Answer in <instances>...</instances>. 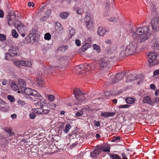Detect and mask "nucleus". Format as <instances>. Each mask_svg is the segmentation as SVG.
<instances>
[{
  "label": "nucleus",
  "instance_id": "18",
  "mask_svg": "<svg viewBox=\"0 0 159 159\" xmlns=\"http://www.w3.org/2000/svg\"><path fill=\"white\" fill-rule=\"evenodd\" d=\"M0 110L2 111H6L7 108L6 106V104L5 102L2 100H0Z\"/></svg>",
  "mask_w": 159,
  "mask_h": 159
},
{
  "label": "nucleus",
  "instance_id": "43",
  "mask_svg": "<svg viewBox=\"0 0 159 159\" xmlns=\"http://www.w3.org/2000/svg\"><path fill=\"white\" fill-rule=\"evenodd\" d=\"M130 106V105L128 104H125L123 105H120L119 106V108H128Z\"/></svg>",
  "mask_w": 159,
  "mask_h": 159
},
{
  "label": "nucleus",
  "instance_id": "5",
  "mask_svg": "<svg viewBox=\"0 0 159 159\" xmlns=\"http://www.w3.org/2000/svg\"><path fill=\"white\" fill-rule=\"evenodd\" d=\"M151 25L153 30L156 31L159 30V18L154 17L152 20Z\"/></svg>",
  "mask_w": 159,
  "mask_h": 159
},
{
  "label": "nucleus",
  "instance_id": "62",
  "mask_svg": "<svg viewBox=\"0 0 159 159\" xmlns=\"http://www.w3.org/2000/svg\"><path fill=\"white\" fill-rule=\"evenodd\" d=\"M150 88L152 89H154L156 88V86L155 85L153 84H151L150 85Z\"/></svg>",
  "mask_w": 159,
  "mask_h": 159
},
{
  "label": "nucleus",
  "instance_id": "14",
  "mask_svg": "<svg viewBox=\"0 0 159 159\" xmlns=\"http://www.w3.org/2000/svg\"><path fill=\"white\" fill-rule=\"evenodd\" d=\"M10 53L11 54L12 57L18 56V49L16 48L11 47V49L9 50Z\"/></svg>",
  "mask_w": 159,
  "mask_h": 159
},
{
  "label": "nucleus",
  "instance_id": "41",
  "mask_svg": "<svg viewBox=\"0 0 159 159\" xmlns=\"http://www.w3.org/2000/svg\"><path fill=\"white\" fill-rule=\"evenodd\" d=\"M76 12L78 14L81 15L84 13V11L82 8H78Z\"/></svg>",
  "mask_w": 159,
  "mask_h": 159
},
{
  "label": "nucleus",
  "instance_id": "34",
  "mask_svg": "<svg viewBox=\"0 0 159 159\" xmlns=\"http://www.w3.org/2000/svg\"><path fill=\"white\" fill-rule=\"evenodd\" d=\"M12 34L13 37L14 38H17L18 36V34L15 30H12Z\"/></svg>",
  "mask_w": 159,
  "mask_h": 159
},
{
  "label": "nucleus",
  "instance_id": "6",
  "mask_svg": "<svg viewBox=\"0 0 159 159\" xmlns=\"http://www.w3.org/2000/svg\"><path fill=\"white\" fill-rule=\"evenodd\" d=\"M14 65L19 67L20 65L30 67L32 66L31 63L30 61H16L14 62Z\"/></svg>",
  "mask_w": 159,
  "mask_h": 159
},
{
  "label": "nucleus",
  "instance_id": "13",
  "mask_svg": "<svg viewBox=\"0 0 159 159\" xmlns=\"http://www.w3.org/2000/svg\"><path fill=\"white\" fill-rule=\"evenodd\" d=\"M108 63V61L104 59H101L99 61V66L103 68L107 67Z\"/></svg>",
  "mask_w": 159,
  "mask_h": 159
},
{
  "label": "nucleus",
  "instance_id": "42",
  "mask_svg": "<svg viewBox=\"0 0 159 159\" xmlns=\"http://www.w3.org/2000/svg\"><path fill=\"white\" fill-rule=\"evenodd\" d=\"M51 13V11L50 10H48L47 11L45 12V16L44 17V18H45L46 19H47L48 18V17L49 16Z\"/></svg>",
  "mask_w": 159,
  "mask_h": 159
},
{
  "label": "nucleus",
  "instance_id": "61",
  "mask_svg": "<svg viewBox=\"0 0 159 159\" xmlns=\"http://www.w3.org/2000/svg\"><path fill=\"white\" fill-rule=\"evenodd\" d=\"M95 125L97 127H99L100 126V123L99 121H95Z\"/></svg>",
  "mask_w": 159,
  "mask_h": 159
},
{
  "label": "nucleus",
  "instance_id": "8",
  "mask_svg": "<svg viewBox=\"0 0 159 159\" xmlns=\"http://www.w3.org/2000/svg\"><path fill=\"white\" fill-rule=\"evenodd\" d=\"M55 29L57 33L59 34L62 33L64 28L61 24L58 22H57L55 24Z\"/></svg>",
  "mask_w": 159,
  "mask_h": 159
},
{
  "label": "nucleus",
  "instance_id": "45",
  "mask_svg": "<svg viewBox=\"0 0 159 159\" xmlns=\"http://www.w3.org/2000/svg\"><path fill=\"white\" fill-rule=\"evenodd\" d=\"M118 18L113 17H111L108 20L110 22H115L117 21Z\"/></svg>",
  "mask_w": 159,
  "mask_h": 159
},
{
  "label": "nucleus",
  "instance_id": "28",
  "mask_svg": "<svg viewBox=\"0 0 159 159\" xmlns=\"http://www.w3.org/2000/svg\"><path fill=\"white\" fill-rule=\"evenodd\" d=\"M85 23L88 29L89 30L92 29L93 28V25L92 21L89 22L88 23Z\"/></svg>",
  "mask_w": 159,
  "mask_h": 159
},
{
  "label": "nucleus",
  "instance_id": "29",
  "mask_svg": "<svg viewBox=\"0 0 159 159\" xmlns=\"http://www.w3.org/2000/svg\"><path fill=\"white\" fill-rule=\"evenodd\" d=\"M50 112L49 110L43 109L40 108V114H47Z\"/></svg>",
  "mask_w": 159,
  "mask_h": 159
},
{
  "label": "nucleus",
  "instance_id": "25",
  "mask_svg": "<svg viewBox=\"0 0 159 159\" xmlns=\"http://www.w3.org/2000/svg\"><path fill=\"white\" fill-rule=\"evenodd\" d=\"M17 28L18 31L19 32L21 31L22 30H23L24 28V25L22 23H20V24H18L17 25Z\"/></svg>",
  "mask_w": 159,
  "mask_h": 159
},
{
  "label": "nucleus",
  "instance_id": "7",
  "mask_svg": "<svg viewBox=\"0 0 159 159\" xmlns=\"http://www.w3.org/2000/svg\"><path fill=\"white\" fill-rule=\"evenodd\" d=\"M20 93H25L27 95H35L37 94V92L35 90L29 88H25L24 90Z\"/></svg>",
  "mask_w": 159,
  "mask_h": 159
},
{
  "label": "nucleus",
  "instance_id": "15",
  "mask_svg": "<svg viewBox=\"0 0 159 159\" xmlns=\"http://www.w3.org/2000/svg\"><path fill=\"white\" fill-rule=\"evenodd\" d=\"M8 24L9 26H11L14 24V21L16 19V15L10 16H8Z\"/></svg>",
  "mask_w": 159,
  "mask_h": 159
},
{
  "label": "nucleus",
  "instance_id": "53",
  "mask_svg": "<svg viewBox=\"0 0 159 159\" xmlns=\"http://www.w3.org/2000/svg\"><path fill=\"white\" fill-rule=\"evenodd\" d=\"M75 43L77 46H80L81 45L80 41L79 39H76L75 40Z\"/></svg>",
  "mask_w": 159,
  "mask_h": 159
},
{
  "label": "nucleus",
  "instance_id": "58",
  "mask_svg": "<svg viewBox=\"0 0 159 159\" xmlns=\"http://www.w3.org/2000/svg\"><path fill=\"white\" fill-rule=\"evenodd\" d=\"M105 95L106 96L109 97L111 95V93L110 92L108 91H106L104 93Z\"/></svg>",
  "mask_w": 159,
  "mask_h": 159
},
{
  "label": "nucleus",
  "instance_id": "63",
  "mask_svg": "<svg viewBox=\"0 0 159 159\" xmlns=\"http://www.w3.org/2000/svg\"><path fill=\"white\" fill-rule=\"evenodd\" d=\"M11 117L13 119H15L16 118V115L15 114H12L11 116Z\"/></svg>",
  "mask_w": 159,
  "mask_h": 159
},
{
  "label": "nucleus",
  "instance_id": "52",
  "mask_svg": "<svg viewBox=\"0 0 159 159\" xmlns=\"http://www.w3.org/2000/svg\"><path fill=\"white\" fill-rule=\"evenodd\" d=\"M35 116L36 115L34 113H31L29 115L30 118L32 119H34Z\"/></svg>",
  "mask_w": 159,
  "mask_h": 159
},
{
  "label": "nucleus",
  "instance_id": "56",
  "mask_svg": "<svg viewBox=\"0 0 159 159\" xmlns=\"http://www.w3.org/2000/svg\"><path fill=\"white\" fill-rule=\"evenodd\" d=\"M111 48L110 47L107 48V49L105 51V53L106 54H108L111 53Z\"/></svg>",
  "mask_w": 159,
  "mask_h": 159
},
{
  "label": "nucleus",
  "instance_id": "46",
  "mask_svg": "<svg viewBox=\"0 0 159 159\" xmlns=\"http://www.w3.org/2000/svg\"><path fill=\"white\" fill-rule=\"evenodd\" d=\"M2 84L3 85H6L8 83L7 81L5 79H3L1 80Z\"/></svg>",
  "mask_w": 159,
  "mask_h": 159
},
{
  "label": "nucleus",
  "instance_id": "31",
  "mask_svg": "<svg viewBox=\"0 0 159 159\" xmlns=\"http://www.w3.org/2000/svg\"><path fill=\"white\" fill-rule=\"evenodd\" d=\"M44 38L45 39L49 40L51 39V35L49 33L45 34L44 35Z\"/></svg>",
  "mask_w": 159,
  "mask_h": 159
},
{
  "label": "nucleus",
  "instance_id": "9",
  "mask_svg": "<svg viewBox=\"0 0 159 159\" xmlns=\"http://www.w3.org/2000/svg\"><path fill=\"white\" fill-rule=\"evenodd\" d=\"M18 85L19 86V91L18 93H20L23 90L26 88V82L23 79H20L18 80Z\"/></svg>",
  "mask_w": 159,
  "mask_h": 159
},
{
  "label": "nucleus",
  "instance_id": "24",
  "mask_svg": "<svg viewBox=\"0 0 159 159\" xmlns=\"http://www.w3.org/2000/svg\"><path fill=\"white\" fill-rule=\"evenodd\" d=\"M84 64L77 66L75 67V69L78 70L79 72L81 71V70H84Z\"/></svg>",
  "mask_w": 159,
  "mask_h": 159
},
{
  "label": "nucleus",
  "instance_id": "19",
  "mask_svg": "<svg viewBox=\"0 0 159 159\" xmlns=\"http://www.w3.org/2000/svg\"><path fill=\"white\" fill-rule=\"evenodd\" d=\"M47 101L43 98V97L40 95V108H42L46 104Z\"/></svg>",
  "mask_w": 159,
  "mask_h": 159
},
{
  "label": "nucleus",
  "instance_id": "55",
  "mask_svg": "<svg viewBox=\"0 0 159 159\" xmlns=\"http://www.w3.org/2000/svg\"><path fill=\"white\" fill-rule=\"evenodd\" d=\"M102 150L104 152H110V148L108 147L104 148Z\"/></svg>",
  "mask_w": 159,
  "mask_h": 159
},
{
  "label": "nucleus",
  "instance_id": "60",
  "mask_svg": "<svg viewBox=\"0 0 159 159\" xmlns=\"http://www.w3.org/2000/svg\"><path fill=\"white\" fill-rule=\"evenodd\" d=\"M154 75H157L159 74V69L156 70L154 72Z\"/></svg>",
  "mask_w": 159,
  "mask_h": 159
},
{
  "label": "nucleus",
  "instance_id": "30",
  "mask_svg": "<svg viewBox=\"0 0 159 159\" xmlns=\"http://www.w3.org/2000/svg\"><path fill=\"white\" fill-rule=\"evenodd\" d=\"M92 47L93 49L97 50L98 52H100V48L99 46L97 45L96 44H93L92 45Z\"/></svg>",
  "mask_w": 159,
  "mask_h": 159
},
{
  "label": "nucleus",
  "instance_id": "26",
  "mask_svg": "<svg viewBox=\"0 0 159 159\" xmlns=\"http://www.w3.org/2000/svg\"><path fill=\"white\" fill-rule=\"evenodd\" d=\"M126 102L128 104H133L134 102V99L132 98H126L125 100Z\"/></svg>",
  "mask_w": 159,
  "mask_h": 159
},
{
  "label": "nucleus",
  "instance_id": "48",
  "mask_svg": "<svg viewBox=\"0 0 159 159\" xmlns=\"http://www.w3.org/2000/svg\"><path fill=\"white\" fill-rule=\"evenodd\" d=\"M55 97L54 96L52 95H49L48 97V100L50 101H53L54 100Z\"/></svg>",
  "mask_w": 159,
  "mask_h": 159
},
{
  "label": "nucleus",
  "instance_id": "22",
  "mask_svg": "<svg viewBox=\"0 0 159 159\" xmlns=\"http://www.w3.org/2000/svg\"><path fill=\"white\" fill-rule=\"evenodd\" d=\"M95 65L94 64H88V63H84V69H85L86 71H89L90 70L91 66H93L94 67Z\"/></svg>",
  "mask_w": 159,
  "mask_h": 159
},
{
  "label": "nucleus",
  "instance_id": "32",
  "mask_svg": "<svg viewBox=\"0 0 159 159\" xmlns=\"http://www.w3.org/2000/svg\"><path fill=\"white\" fill-rule=\"evenodd\" d=\"M11 87L12 89L15 90L16 91L19 89V88H18L17 85L15 83H13L11 84Z\"/></svg>",
  "mask_w": 159,
  "mask_h": 159
},
{
  "label": "nucleus",
  "instance_id": "21",
  "mask_svg": "<svg viewBox=\"0 0 159 159\" xmlns=\"http://www.w3.org/2000/svg\"><path fill=\"white\" fill-rule=\"evenodd\" d=\"M56 104L54 103H49L47 104V108L49 109V110H54L56 108Z\"/></svg>",
  "mask_w": 159,
  "mask_h": 159
},
{
  "label": "nucleus",
  "instance_id": "1",
  "mask_svg": "<svg viewBox=\"0 0 159 159\" xmlns=\"http://www.w3.org/2000/svg\"><path fill=\"white\" fill-rule=\"evenodd\" d=\"M149 30V27L147 26L138 28L132 34L134 41L130 43L126 48L123 49L120 55L122 57H127L134 54L135 51L139 41L140 40L141 42H143L150 37L151 34Z\"/></svg>",
  "mask_w": 159,
  "mask_h": 159
},
{
  "label": "nucleus",
  "instance_id": "17",
  "mask_svg": "<svg viewBox=\"0 0 159 159\" xmlns=\"http://www.w3.org/2000/svg\"><path fill=\"white\" fill-rule=\"evenodd\" d=\"M107 31V30L103 27H99L98 31V34L101 36H103Z\"/></svg>",
  "mask_w": 159,
  "mask_h": 159
},
{
  "label": "nucleus",
  "instance_id": "23",
  "mask_svg": "<svg viewBox=\"0 0 159 159\" xmlns=\"http://www.w3.org/2000/svg\"><path fill=\"white\" fill-rule=\"evenodd\" d=\"M68 13L66 12H62L60 14V17L62 19H66L68 16Z\"/></svg>",
  "mask_w": 159,
  "mask_h": 159
},
{
  "label": "nucleus",
  "instance_id": "37",
  "mask_svg": "<svg viewBox=\"0 0 159 159\" xmlns=\"http://www.w3.org/2000/svg\"><path fill=\"white\" fill-rule=\"evenodd\" d=\"M121 140V137L120 136H117L114 137L113 138V141L116 142H120Z\"/></svg>",
  "mask_w": 159,
  "mask_h": 159
},
{
  "label": "nucleus",
  "instance_id": "57",
  "mask_svg": "<svg viewBox=\"0 0 159 159\" xmlns=\"http://www.w3.org/2000/svg\"><path fill=\"white\" fill-rule=\"evenodd\" d=\"M4 13L3 11L1 10H0V17L2 18L4 17Z\"/></svg>",
  "mask_w": 159,
  "mask_h": 159
},
{
  "label": "nucleus",
  "instance_id": "59",
  "mask_svg": "<svg viewBox=\"0 0 159 159\" xmlns=\"http://www.w3.org/2000/svg\"><path fill=\"white\" fill-rule=\"evenodd\" d=\"M15 15L16 14L14 11H10L9 12V16H10Z\"/></svg>",
  "mask_w": 159,
  "mask_h": 159
},
{
  "label": "nucleus",
  "instance_id": "64",
  "mask_svg": "<svg viewBox=\"0 0 159 159\" xmlns=\"http://www.w3.org/2000/svg\"><path fill=\"white\" fill-rule=\"evenodd\" d=\"M155 95L156 96H158L159 95V90H157L155 93Z\"/></svg>",
  "mask_w": 159,
  "mask_h": 159
},
{
  "label": "nucleus",
  "instance_id": "10",
  "mask_svg": "<svg viewBox=\"0 0 159 159\" xmlns=\"http://www.w3.org/2000/svg\"><path fill=\"white\" fill-rule=\"evenodd\" d=\"M141 77V75H136V76L133 77L132 75L129 74L127 76L126 82H129L133 81L134 80H136L139 79Z\"/></svg>",
  "mask_w": 159,
  "mask_h": 159
},
{
  "label": "nucleus",
  "instance_id": "11",
  "mask_svg": "<svg viewBox=\"0 0 159 159\" xmlns=\"http://www.w3.org/2000/svg\"><path fill=\"white\" fill-rule=\"evenodd\" d=\"M125 76L124 72H122L121 73H119L116 74V76L115 77V80L113 81V83H116L119 81L121 80Z\"/></svg>",
  "mask_w": 159,
  "mask_h": 159
},
{
  "label": "nucleus",
  "instance_id": "36",
  "mask_svg": "<svg viewBox=\"0 0 159 159\" xmlns=\"http://www.w3.org/2000/svg\"><path fill=\"white\" fill-rule=\"evenodd\" d=\"M68 48L67 46H62L61 47L59 48V50H61L62 52H64Z\"/></svg>",
  "mask_w": 159,
  "mask_h": 159
},
{
  "label": "nucleus",
  "instance_id": "49",
  "mask_svg": "<svg viewBox=\"0 0 159 159\" xmlns=\"http://www.w3.org/2000/svg\"><path fill=\"white\" fill-rule=\"evenodd\" d=\"M121 155L122 157V159H128L125 153H122L121 154Z\"/></svg>",
  "mask_w": 159,
  "mask_h": 159
},
{
  "label": "nucleus",
  "instance_id": "38",
  "mask_svg": "<svg viewBox=\"0 0 159 159\" xmlns=\"http://www.w3.org/2000/svg\"><path fill=\"white\" fill-rule=\"evenodd\" d=\"M11 56V54L9 53H6L5 56V58L7 60H10L11 59V57H12Z\"/></svg>",
  "mask_w": 159,
  "mask_h": 159
},
{
  "label": "nucleus",
  "instance_id": "16",
  "mask_svg": "<svg viewBox=\"0 0 159 159\" xmlns=\"http://www.w3.org/2000/svg\"><path fill=\"white\" fill-rule=\"evenodd\" d=\"M115 113L113 112H102L101 116L102 117H107L110 116H113L115 115Z\"/></svg>",
  "mask_w": 159,
  "mask_h": 159
},
{
  "label": "nucleus",
  "instance_id": "51",
  "mask_svg": "<svg viewBox=\"0 0 159 159\" xmlns=\"http://www.w3.org/2000/svg\"><path fill=\"white\" fill-rule=\"evenodd\" d=\"M40 87H43L44 85V80L43 78H40Z\"/></svg>",
  "mask_w": 159,
  "mask_h": 159
},
{
  "label": "nucleus",
  "instance_id": "50",
  "mask_svg": "<svg viewBox=\"0 0 159 159\" xmlns=\"http://www.w3.org/2000/svg\"><path fill=\"white\" fill-rule=\"evenodd\" d=\"M75 31L73 29H71L69 31V33L71 36L74 35L75 34Z\"/></svg>",
  "mask_w": 159,
  "mask_h": 159
},
{
  "label": "nucleus",
  "instance_id": "12",
  "mask_svg": "<svg viewBox=\"0 0 159 159\" xmlns=\"http://www.w3.org/2000/svg\"><path fill=\"white\" fill-rule=\"evenodd\" d=\"M143 102L144 103H147L151 106H153V101L151 100L150 97L148 96H145L143 98Z\"/></svg>",
  "mask_w": 159,
  "mask_h": 159
},
{
  "label": "nucleus",
  "instance_id": "40",
  "mask_svg": "<svg viewBox=\"0 0 159 159\" xmlns=\"http://www.w3.org/2000/svg\"><path fill=\"white\" fill-rule=\"evenodd\" d=\"M101 149L100 148H98L95 150H94L93 152L96 155H98L100 152H101Z\"/></svg>",
  "mask_w": 159,
  "mask_h": 159
},
{
  "label": "nucleus",
  "instance_id": "39",
  "mask_svg": "<svg viewBox=\"0 0 159 159\" xmlns=\"http://www.w3.org/2000/svg\"><path fill=\"white\" fill-rule=\"evenodd\" d=\"M84 21L85 23H88L89 22L92 21L90 17L89 16H86L84 19Z\"/></svg>",
  "mask_w": 159,
  "mask_h": 159
},
{
  "label": "nucleus",
  "instance_id": "20",
  "mask_svg": "<svg viewBox=\"0 0 159 159\" xmlns=\"http://www.w3.org/2000/svg\"><path fill=\"white\" fill-rule=\"evenodd\" d=\"M109 156L111 159H122L119 155L116 154H110Z\"/></svg>",
  "mask_w": 159,
  "mask_h": 159
},
{
  "label": "nucleus",
  "instance_id": "33",
  "mask_svg": "<svg viewBox=\"0 0 159 159\" xmlns=\"http://www.w3.org/2000/svg\"><path fill=\"white\" fill-rule=\"evenodd\" d=\"M7 98L9 101L12 102H13L15 101V98L13 96L9 95L7 96Z\"/></svg>",
  "mask_w": 159,
  "mask_h": 159
},
{
  "label": "nucleus",
  "instance_id": "44",
  "mask_svg": "<svg viewBox=\"0 0 159 159\" xmlns=\"http://www.w3.org/2000/svg\"><path fill=\"white\" fill-rule=\"evenodd\" d=\"M83 114V111L82 110H80L77 111L76 113V115L77 116H80Z\"/></svg>",
  "mask_w": 159,
  "mask_h": 159
},
{
  "label": "nucleus",
  "instance_id": "35",
  "mask_svg": "<svg viewBox=\"0 0 159 159\" xmlns=\"http://www.w3.org/2000/svg\"><path fill=\"white\" fill-rule=\"evenodd\" d=\"M6 39V35L3 34H0V40L1 41H4Z\"/></svg>",
  "mask_w": 159,
  "mask_h": 159
},
{
  "label": "nucleus",
  "instance_id": "27",
  "mask_svg": "<svg viewBox=\"0 0 159 159\" xmlns=\"http://www.w3.org/2000/svg\"><path fill=\"white\" fill-rule=\"evenodd\" d=\"M71 128V126L70 124H66L65 127L64 132L66 133H67Z\"/></svg>",
  "mask_w": 159,
  "mask_h": 159
},
{
  "label": "nucleus",
  "instance_id": "54",
  "mask_svg": "<svg viewBox=\"0 0 159 159\" xmlns=\"http://www.w3.org/2000/svg\"><path fill=\"white\" fill-rule=\"evenodd\" d=\"M28 6L29 7L31 6L32 7H33L34 6V4L33 2L29 1L28 2Z\"/></svg>",
  "mask_w": 159,
  "mask_h": 159
},
{
  "label": "nucleus",
  "instance_id": "4",
  "mask_svg": "<svg viewBox=\"0 0 159 159\" xmlns=\"http://www.w3.org/2000/svg\"><path fill=\"white\" fill-rule=\"evenodd\" d=\"M148 63L150 66L155 65L157 63L156 59L157 56L155 52H151L148 56Z\"/></svg>",
  "mask_w": 159,
  "mask_h": 159
},
{
  "label": "nucleus",
  "instance_id": "2",
  "mask_svg": "<svg viewBox=\"0 0 159 159\" xmlns=\"http://www.w3.org/2000/svg\"><path fill=\"white\" fill-rule=\"evenodd\" d=\"M38 32L35 30H31L28 35L26 37L24 41L25 43H34L38 39Z\"/></svg>",
  "mask_w": 159,
  "mask_h": 159
},
{
  "label": "nucleus",
  "instance_id": "3",
  "mask_svg": "<svg viewBox=\"0 0 159 159\" xmlns=\"http://www.w3.org/2000/svg\"><path fill=\"white\" fill-rule=\"evenodd\" d=\"M74 94L76 99L79 102L85 101L87 97V94L86 93H82L80 89L77 88L74 89Z\"/></svg>",
  "mask_w": 159,
  "mask_h": 159
},
{
  "label": "nucleus",
  "instance_id": "47",
  "mask_svg": "<svg viewBox=\"0 0 159 159\" xmlns=\"http://www.w3.org/2000/svg\"><path fill=\"white\" fill-rule=\"evenodd\" d=\"M153 105L155 103L159 102V98L157 97H155L154 98V101H153Z\"/></svg>",
  "mask_w": 159,
  "mask_h": 159
}]
</instances>
